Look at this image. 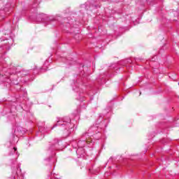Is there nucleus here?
Returning <instances> with one entry per match:
<instances>
[{
	"mask_svg": "<svg viewBox=\"0 0 179 179\" xmlns=\"http://www.w3.org/2000/svg\"><path fill=\"white\" fill-rule=\"evenodd\" d=\"M96 134H100V131H99V127L93 126L87 131L82 134L78 143H76V141L72 143L73 148L75 149L78 148L76 154L79 156L78 157H83L86 155V151L83 149L86 145H87L88 148L93 146V142L89 141V139H92V136H94Z\"/></svg>",
	"mask_w": 179,
	"mask_h": 179,
	"instance_id": "f257e3e1",
	"label": "nucleus"
},
{
	"mask_svg": "<svg viewBox=\"0 0 179 179\" xmlns=\"http://www.w3.org/2000/svg\"><path fill=\"white\" fill-rule=\"evenodd\" d=\"M0 66H3V70L1 71H0V76L2 75V76L8 78L11 85H19V82H17L18 76L16 73L26 75L24 74V71H20V66L11 67L7 69L5 60L2 63H0Z\"/></svg>",
	"mask_w": 179,
	"mask_h": 179,
	"instance_id": "f03ea898",
	"label": "nucleus"
},
{
	"mask_svg": "<svg viewBox=\"0 0 179 179\" xmlns=\"http://www.w3.org/2000/svg\"><path fill=\"white\" fill-rule=\"evenodd\" d=\"M56 127H59V129L62 131L64 138H68V136L71 135L74 131L75 123L72 122L71 118L66 117L59 119L57 123L51 127V129H53Z\"/></svg>",
	"mask_w": 179,
	"mask_h": 179,
	"instance_id": "7ed1b4c3",
	"label": "nucleus"
},
{
	"mask_svg": "<svg viewBox=\"0 0 179 179\" xmlns=\"http://www.w3.org/2000/svg\"><path fill=\"white\" fill-rule=\"evenodd\" d=\"M8 156H13V158L10 159V162L12 166H15V164H16L17 158L19 157V154H17V148H13L8 154Z\"/></svg>",
	"mask_w": 179,
	"mask_h": 179,
	"instance_id": "20e7f679",
	"label": "nucleus"
},
{
	"mask_svg": "<svg viewBox=\"0 0 179 179\" xmlns=\"http://www.w3.org/2000/svg\"><path fill=\"white\" fill-rule=\"evenodd\" d=\"M59 141L55 139L52 142L50 143L48 147L49 152H55V150H59Z\"/></svg>",
	"mask_w": 179,
	"mask_h": 179,
	"instance_id": "39448f33",
	"label": "nucleus"
},
{
	"mask_svg": "<svg viewBox=\"0 0 179 179\" xmlns=\"http://www.w3.org/2000/svg\"><path fill=\"white\" fill-rule=\"evenodd\" d=\"M38 17H41V22H51L54 20V19L51 17H48V15L41 13L38 15Z\"/></svg>",
	"mask_w": 179,
	"mask_h": 179,
	"instance_id": "423d86ee",
	"label": "nucleus"
},
{
	"mask_svg": "<svg viewBox=\"0 0 179 179\" xmlns=\"http://www.w3.org/2000/svg\"><path fill=\"white\" fill-rule=\"evenodd\" d=\"M38 130L41 134H44L45 132H48V131H51V129L45 127L44 124L43 126H38Z\"/></svg>",
	"mask_w": 179,
	"mask_h": 179,
	"instance_id": "0eeeda50",
	"label": "nucleus"
},
{
	"mask_svg": "<svg viewBox=\"0 0 179 179\" xmlns=\"http://www.w3.org/2000/svg\"><path fill=\"white\" fill-rule=\"evenodd\" d=\"M85 92H83V90H80V92L78 93V96L77 97V100L80 101H83V99H85Z\"/></svg>",
	"mask_w": 179,
	"mask_h": 179,
	"instance_id": "6e6552de",
	"label": "nucleus"
},
{
	"mask_svg": "<svg viewBox=\"0 0 179 179\" xmlns=\"http://www.w3.org/2000/svg\"><path fill=\"white\" fill-rule=\"evenodd\" d=\"M22 169H20V165H17V171L16 172H15V173L16 174V176H17V177H19V176H22Z\"/></svg>",
	"mask_w": 179,
	"mask_h": 179,
	"instance_id": "1a4fd4ad",
	"label": "nucleus"
},
{
	"mask_svg": "<svg viewBox=\"0 0 179 179\" xmlns=\"http://www.w3.org/2000/svg\"><path fill=\"white\" fill-rule=\"evenodd\" d=\"M15 135H16V139L10 141L11 145L15 144V142H17V134L15 133Z\"/></svg>",
	"mask_w": 179,
	"mask_h": 179,
	"instance_id": "9d476101",
	"label": "nucleus"
},
{
	"mask_svg": "<svg viewBox=\"0 0 179 179\" xmlns=\"http://www.w3.org/2000/svg\"><path fill=\"white\" fill-rule=\"evenodd\" d=\"M92 8H94V9H97V8H100V6H99V5H97V6L92 5Z\"/></svg>",
	"mask_w": 179,
	"mask_h": 179,
	"instance_id": "9b49d317",
	"label": "nucleus"
},
{
	"mask_svg": "<svg viewBox=\"0 0 179 179\" xmlns=\"http://www.w3.org/2000/svg\"><path fill=\"white\" fill-rule=\"evenodd\" d=\"M38 6V3H34L33 5V8H37Z\"/></svg>",
	"mask_w": 179,
	"mask_h": 179,
	"instance_id": "f8f14e48",
	"label": "nucleus"
},
{
	"mask_svg": "<svg viewBox=\"0 0 179 179\" xmlns=\"http://www.w3.org/2000/svg\"><path fill=\"white\" fill-rule=\"evenodd\" d=\"M48 64V62L46 61V62H45L44 65H43V68H47Z\"/></svg>",
	"mask_w": 179,
	"mask_h": 179,
	"instance_id": "ddd939ff",
	"label": "nucleus"
},
{
	"mask_svg": "<svg viewBox=\"0 0 179 179\" xmlns=\"http://www.w3.org/2000/svg\"><path fill=\"white\" fill-rule=\"evenodd\" d=\"M73 90H74V92H77V93H78V92H79V89L78 88L76 89V88L73 87Z\"/></svg>",
	"mask_w": 179,
	"mask_h": 179,
	"instance_id": "4468645a",
	"label": "nucleus"
},
{
	"mask_svg": "<svg viewBox=\"0 0 179 179\" xmlns=\"http://www.w3.org/2000/svg\"><path fill=\"white\" fill-rule=\"evenodd\" d=\"M75 86H78V82L74 83Z\"/></svg>",
	"mask_w": 179,
	"mask_h": 179,
	"instance_id": "2eb2a0df",
	"label": "nucleus"
},
{
	"mask_svg": "<svg viewBox=\"0 0 179 179\" xmlns=\"http://www.w3.org/2000/svg\"><path fill=\"white\" fill-rule=\"evenodd\" d=\"M13 138L15 139V135H13Z\"/></svg>",
	"mask_w": 179,
	"mask_h": 179,
	"instance_id": "dca6fc26",
	"label": "nucleus"
},
{
	"mask_svg": "<svg viewBox=\"0 0 179 179\" xmlns=\"http://www.w3.org/2000/svg\"><path fill=\"white\" fill-rule=\"evenodd\" d=\"M14 179H15V176H14Z\"/></svg>",
	"mask_w": 179,
	"mask_h": 179,
	"instance_id": "f3484780",
	"label": "nucleus"
}]
</instances>
